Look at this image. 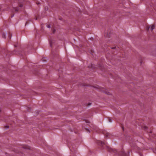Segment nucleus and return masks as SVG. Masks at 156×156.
Here are the masks:
<instances>
[{
  "label": "nucleus",
  "mask_w": 156,
  "mask_h": 156,
  "mask_svg": "<svg viewBox=\"0 0 156 156\" xmlns=\"http://www.w3.org/2000/svg\"><path fill=\"white\" fill-rule=\"evenodd\" d=\"M97 143L98 144L102 147H103L105 145L106 146V148L107 150L110 152H115V151L117 152L116 149H114L113 148H112L110 147L109 146H107V145L104 142L100 140H98L97 142Z\"/></svg>",
  "instance_id": "obj_1"
},
{
  "label": "nucleus",
  "mask_w": 156,
  "mask_h": 156,
  "mask_svg": "<svg viewBox=\"0 0 156 156\" xmlns=\"http://www.w3.org/2000/svg\"><path fill=\"white\" fill-rule=\"evenodd\" d=\"M129 151H128L127 153H126L123 151H122L121 152L119 153V154L122 155V156H129Z\"/></svg>",
  "instance_id": "obj_2"
},
{
  "label": "nucleus",
  "mask_w": 156,
  "mask_h": 156,
  "mask_svg": "<svg viewBox=\"0 0 156 156\" xmlns=\"http://www.w3.org/2000/svg\"><path fill=\"white\" fill-rule=\"evenodd\" d=\"M150 28L151 30L152 31L154 29V25L153 24L149 26H147V29L148 30Z\"/></svg>",
  "instance_id": "obj_3"
},
{
  "label": "nucleus",
  "mask_w": 156,
  "mask_h": 156,
  "mask_svg": "<svg viewBox=\"0 0 156 156\" xmlns=\"http://www.w3.org/2000/svg\"><path fill=\"white\" fill-rule=\"evenodd\" d=\"M104 93L108 95H110L111 94L108 91H104Z\"/></svg>",
  "instance_id": "obj_4"
},
{
  "label": "nucleus",
  "mask_w": 156,
  "mask_h": 156,
  "mask_svg": "<svg viewBox=\"0 0 156 156\" xmlns=\"http://www.w3.org/2000/svg\"><path fill=\"white\" fill-rule=\"evenodd\" d=\"M110 135V134L109 133H106V134H105V137H107L109 136Z\"/></svg>",
  "instance_id": "obj_5"
},
{
  "label": "nucleus",
  "mask_w": 156,
  "mask_h": 156,
  "mask_svg": "<svg viewBox=\"0 0 156 156\" xmlns=\"http://www.w3.org/2000/svg\"><path fill=\"white\" fill-rule=\"evenodd\" d=\"M2 36L3 38H6V36H5V33H3L2 34Z\"/></svg>",
  "instance_id": "obj_6"
},
{
  "label": "nucleus",
  "mask_w": 156,
  "mask_h": 156,
  "mask_svg": "<svg viewBox=\"0 0 156 156\" xmlns=\"http://www.w3.org/2000/svg\"><path fill=\"white\" fill-rule=\"evenodd\" d=\"M15 9V11L16 12H17L19 10V9L18 8H14Z\"/></svg>",
  "instance_id": "obj_7"
},
{
  "label": "nucleus",
  "mask_w": 156,
  "mask_h": 156,
  "mask_svg": "<svg viewBox=\"0 0 156 156\" xmlns=\"http://www.w3.org/2000/svg\"><path fill=\"white\" fill-rule=\"evenodd\" d=\"M23 147L25 149H29V147L27 146H25Z\"/></svg>",
  "instance_id": "obj_8"
},
{
  "label": "nucleus",
  "mask_w": 156,
  "mask_h": 156,
  "mask_svg": "<svg viewBox=\"0 0 156 156\" xmlns=\"http://www.w3.org/2000/svg\"><path fill=\"white\" fill-rule=\"evenodd\" d=\"M147 127L146 126H144V127H143V128L145 129V130H146V129H147Z\"/></svg>",
  "instance_id": "obj_9"
},
{
  "label": "nucleus",
  "mask_w": 156,
  "mask_h": 156,
  "mask_svg": "<svg viewBox=\"0 0 156 156\" xmlns=\"http://www.w3.org/2000/svg\"><path fill=\"white\" fill-rule=\"evenodd\" d=\"M109 121L110 122H112V120L110 118H109Z\"/></svg>",
  "instance_id": "obj_10"
},
{
  "label": "nucleus",
  "mask_w": 156,
  "mask_h": 156,
  "mask_svg": "<svg viewBox=\"0 0 156 156\" xmlns=\"http://www.w3.org/2000/svg\"><path fill=\"white\" fill-rule=\"evenodd\" d=\"M48 28H51V26L50 25H48L47 26Z\"/></svg>",
  "instance_id": "obj_11"
},
{
  "label": "nucleus",
  "mask_w": 156,
  "mask_h": 156,
  "mask_svg": "<svg viewBox=\"0 0 156 156\" xmlns=\"http://www.w3.org/2000/svg\"><path fill=\"white\" fill-rule=\"evenodd\" d=\"M5 128L7 129H8L9 128V126H5Z\"/></svg>",
  "instance_id": "obj_12"
},
{
  "label": "nucleus",
  "mask_w": 156,
  "mask_h": 156,
  "mask_svg": "<svg viewBox=\"0 0 156 156\" xmlns=\"http://www.w3.org/2000/svg\"><path fill=\"white\" fill-rule=\"evenodd\" d=\"M55 29H54L53 31V33H54L55 32Z\"/></svg>",
  "instance_id": "obj_13"
},
{
  "label": "nucleus",
  "mask_w": 156,
  "mask_h": 156,
  "mask_svg": "<svg viewBox=\"0 0 156 156\" xmlns=\"http://www.w3.org/2000/svg\"><path fill=\"white\" fill-rule=\"evenodd\" d=\"M116 48V47H113L112 48V49H114Z\"/></svg>",
  "instance_id": "obj_14"
},
{
  "label": "nucleus",
  "mask_w": 156,
  "mask_h": 156,
  "mask_svg": "<svg viewBox=\"0 0 156 156\" xmlns=\"http://www.w3.org/2000/svg\"><path fill=\"white\" fill-rule=\"evenodd\" d=\"M23 6V5H22V4H21V5H20V6H19L20 7H22Z\"/></svg>",
  "instance_id": "obj_15"
},
{
  "label": "nucleus",
  "mask_w": 156,
  "mask_h": 156,
  "mask_svg": "<svg viewBox=\"0 0 156 156\" xmlns=\"http://www.w3.org/2000/svg\"><path fill=\"white\" fill-rule=\"evenodd\" d=\"M154 152L156 154V150H155L154 151Z\"/></svg>",
  "instance_id": "obj_16"
},
{
  "label": "nucleus",
  "mask_w": 156,
  "mask_h": 156,
  "mask_svg": "<svg viewBox=\"0 0 156 156\" xmlns=\"http://www.w3.org/2000/svg\"><path fill=\"white\" fill-rule=\"evenodd\" d=\"M50 46H51V43L50 44Z\"/></svg>",
  "instance_id": "obj_17"
},
{
  "label": "nucleus",
  "mask_w": 156,
  "mask_h": 156,
  "mask_svg": "<svg viewBox=\"0 0 156 156\" xmlns=\"http://www.w3.org/2000/svg\"><path fill=\"white\" fill-rule=\"evenodd\" d=\"M13 16V15L12 16H11V17H12Z\"/></svg>",
  "instance_id": "obj_18"
},
{
  "label": "nucleus",
  "mask_w": 156,
  "mask_h": 156,
  "mask_svg": "<svg viewBox=\"0 0 156 156\" xmlns=\"http://www.w3.org/2000/svg\"><path fill=\"white\" fill-rule=\"evenodd\" d=\"M9 37H10V38H11V36L10 37V36H9Z\"/></svg>",
  "instance_id": "obj_19"
},
{
  "label": "nucleus",
  "mask_w": 156,
  "mask_h": 156,
  "mask_svg": "<svg viewBox=\"0 0 156 156\" xmlns=\"http://www.w3.org/2000/svg\"><path fill=\"white\" fill-rule=\"evenodd\" d=\"M90 104H89V105H90Z\"/></svg>",
  "instance_id": "obj_20"
},
{
  "label": "nucleus",
  "mask_w": 156,
  "mask_h": 156,
  "mask_svg": "<svg viewBox=\"0 0 156 156\" xmlns=\"http://www.w3.org/2000/svg\"><path fill=\"white\" fill-rule=\"evenodd\" d=\"M97 88H98V87H97Z\"/></svg>",
  "instance_id": "obj_21"
},
{
  "label": "nucleus",
  "mask_w": 156,
  "mask_h": 156,
  "mask_svg": "<svg viewBox=\"0 0 156 156\" xmlns=\"http://www.w3.org/2000/svg\"><path fill=\"white\" fill-rule=\"evenodd\" d=\"M0 112H1V110H0Z\"/></svg>",
  "instance_id": "obj_22"
}]
</instances>
